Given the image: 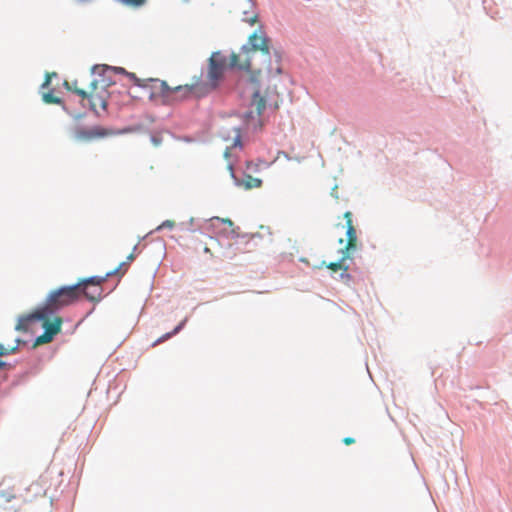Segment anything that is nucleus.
<instances>
[{"label":"nucleus","mask_w":512,"mask_h":512,"mask_svg":"<svg viewBox=\"0 0 512 512\" xmlns=\"http://www.w3.org/2000/svg\"><path fill=\"white\" fill-rule=\"evenodd\" d=\"M270 60L268 38L254 32L248 38V45H244L239 53L231 54L229 65L249 72L252 81H256V76L263 70L271 74Z\"/></svg>","instance_id":"nucleus-1"},{"label":"nucleus","mask_w":512,"mask_h":512,"mask_svg":"<svg viewBox=\"0 0 512 512\" xmlns=\"http://www.w3.org/2000/svg\"><path fill=\"white\" fill-rule=\"evenodd\" d=\"M92 73L102 77V79H93L89 83L88 89L79 88L77 86V81H74L71 86L66 81L65 85L68 90L73 91L82 99H87L89 101L91 110H93L94 112H98V109L105 110L107 107V100L109 97V92L107 88L111 85V81L109 79H106V76H109L111 73L125 74L130 79H132L137 85L142 86L140 80L136 77L134 73H129L122 67L95 65L92 68Z\"/></svg>","instance_id":"nucleus-2"},{"label":"nucleus","mask_w":512,"mask_h":512,"mask_svg":"<svg viewBox=\"0 0 512 512\" xmlns=\"http://www.w3.org/2000/svg\"><path fill=\"white\" fill-rule=\"evenodd\" d=\"M35 321L42 322L44 333L36 338L34 346H39L51 342L54 336L61 331V325L63 322L61 317L54 318L53 321H49L40 307H38L32 313L20 316L15 329L20 332H28L31 324Z\"/></svg>","instance_id":"nucleus-3"},{"label":"nucleus","mask_w":512,"mask_h":512,"mask_svg":"<svg viewBox=\"0 0 512 512\" xmlns=\"http://www.w3.org/2000/svg\"><path fill=\"white\" fill-rule=\"evenodd\" d=\"M81 297V285L63 286L53 290L47 296L45 302L39 306L46 318L53 321L58 318L57 312L64 307L73 304Z\"/></svg>","instance_id":"nucleus-4"},{"label":"nucleus","mask_w":512,"mask_h":512,"mask_svg":"<svg viewBox=\"0 0 512 512\" xmlns=\"http://www.w3.org/2000/svg\"><path fill=\"white\" fill-rule=\"evenodd\" d=\"M344 219L346 220V235H347V242L343 249H341V258L337 262H330L326 264V262H322L321 266H326L328 269L336 272L338 270H341V278L342 279H349L350 275L348 273L349 266L345 264L347 259L351 258V253L356 250L357 247V234L356 229L352 222V213L350 211H347L344 213Z\"/></svg>","instance_id":"nucleus-5"},{"label":"nucleus","mask_w":512,"mask_h":512,"mask_svg":"<svg viewBox=\"0 0 512 512\" xmlns=\"http://www.w3.org/2000/svg\"><path fill=\"white\" fill-rule=\"evenodd\" d=\"M277 93L275 90L267 89L264 93L257 89L254 91L249 109L243 114L244 120L252 127H260L262 125L260 116L266 108L267 102H276Z\"/></svg>","instance_id":"nucleus-6"},{"label":"nucleus","mask_w":512,"mask_h":512,"mask_svg":"<svg viewBox=\"0 0 512 512\" xmlns=\"http://www.w3.org/2000/svg\"><path fill=\"white\" fill-rule=\"evenodd\" d=\"M226 67V59L220 52L212 53L209 58L208 71L205 76L214 86L218 87L223 78Z\"/></svg>","instance_id":"nucleus-7"},{"label":"nucleus","mask_w":512,"mask_h":512,"mask_svg":"<svg viewBox=\"0 0 512 512\" xmlns=\"http://www.w3.org/2000/svg\"><path fill=\"white\" fill-rule=\"evenodd\" d=\"M105 281L103 277H90L83 279L76 285H81V296L84 295L91 301H98L101 298V284Z\"/></svg>","instance_id":"nucleus-8"},{"label":"nucleus","mask_w":512,"mask_h":512,"mask_svg":"<svg viewBox=\"0 0 512 512\" xmlns=\"http://www.w3.org/2000/svg\"><path fill=\"white\" fill-rule=\"evenodd\" d=\"M108 135V131L100 126L91 128L76 127L73 132V137L77 142L87 143L95 139L103 138Z\"/></svg>","instance_id":"nucleus-9"},{"label":"nucleus","mask_w":512,"mask_h":512,"mask_svg":"<svg viewBox=\"0 0 512 512\" xmlns=\"http://www.w3.org/2000/svg\"><path fill=\"white\" fill-rule=\"evenodd\" d=\"M217 87L214 86L206 77L203 76L193 77L192 82L189 84V87H183L188 92H192L193 97L201 98L212 91H214Z\"/></svg>","instance_id":"nucleus-10"},{"label":"nucleus","mask_w":512,"mask_h":512,"mask_svg":"<svg viewBox=\"0 0 512 512\" xmlns=\"http://www.w3.org/2000/svg\"><path fill=\"white\" fill-rule=\"evenodd\" d=\"M183 87H189V84L185 85H179L176 87H169L166 82H162V88L163 92L166 94V96H172V95H179V99H187L193 97L192 92H188Z\"/></svg>","instance_id":"nucleus-11"},{"label":"nucleus","mask_w":512,"mask_h":512,"mask_svg":"<svg viewBox=\"0 0 512 512\" xmlns=\"http://www.w3.org/2000/svg\"><path fill=\"white\" fill-rule=\"evenodd\" d=\"M21 341L19 339L16 340V344L14 346H7L5 347L3 344L0 343V357L14 354L18 350V345ZM5 368H11V365L2 361L0 359V370Z\"/></svg>","instance_id":"nucleus-12"},{"label":"nucleus","mask_w":512,"mask_h":512,"mask_svg":"<svg viewBox=\"0 0 512 512\" xmlns=\"http://www.w3.org/2000/svg\"><path fill=\"white\" fill-rule=\"evenodd\" d=\"M237 184L242 186L244 189L249 190L261 187L262 180L251 175H246L242 180L238 181Z\"/></svg>","instance_id":"nucleus-13"},{"label":"nucleus","mask_w":512,"mask_h":512,"mask_svg":"<svg viewBox=\"0 0 512 512\" xmlns=\"http://www.w3.org/2000/svg\"><path fill=\"white\" fill-rule=\"evenodd\" d=\"M186 320H183L178 326L175 327V329L172 331V332H169V333H166L164 334L163 336H161L160 338H158L154 343H153V346H156L157 344L169 339L170 337H172L173 335H176L184 326Z\"/></svg>","instance_id":"nucleus-14"},{"label":"nucleus","mask_w":512,"mask_h":512,"mask_svg":"<svg viewBox=\"0 0 512 512\" xmlns=\"http://www.w3.org/2000/svg\"><path fill=\"white\" fill-rule=\"evenodd\" d=\"M127 270V262H122L121 264H119V266L114 269L113 271L111 272H108L106 274V277H110L112 275H116V274H120V275H123Z\"/></svg>","instance_id":"nucleus-15"},{"label":"nucleus","mask_w":512,"mask_h":512,"mask_svg":"<svg viewBox=\"0 0 512 512\" xmlns=\"http://www.w3.org/2000/svg\"><path fill=\"white\" fill-rule=\"evenodd\" d=\"M43 100L48 104H59L61 102L60 98L54 96L52 92L44 93Z\"/></svg>","instance_id":"nucleus-16"},{"label":"nucleus","mask_w":512,"mask_h":512,"mask_svg":"<svg viewBox=\"0 0 512 512\" xmlns=\"http://www.w3.org/2000/svg\"><path fill=\"white\" fill-rule=\"evenodd\" d=\"M175 226V222L172 220L164 221L160 226H158L157 230H161L163 228H173Z\"/></svg>","instance_id":"nucleus-17"},{"label":"nucleus","mask_w":512,"mask_h":512,"mask_svg":"<svg viewBox=\"0 0 512 512\" xmlns=\"http://www.w3.org/2000/svg\"><path fill=\"white\" fill-rule=\"evenodd\" d=\"M343 443H344L345 445H351V444H354V443H355V439H354V438H352V437H345V438L343 439Z\"/></svg>","instance_id":"nucleus-18"},{"label":"nucleus","mask_w":512,"mask_h":512,"mask_svg":"<svg viewBox=\"0 0 512 512\" xmlns=\"http://www.w3.org/2000/svg\"><path fill=\"white\" fill-rule=\"evenodd\" d=\"M50 80H51V75L50 74H47L46 75V79L43 83V86H48L50 84Z\"/></svg>","instance_id":"nucleus-19"},{"label":"nucleus","mask_w":512,"mask_h":512,"mask_svg":"<svg viewBox=\"0 0 512 512\" xmlns=\"http://www.w3.org/2000/svg\"><path fill=\"white\" fill-rule=\"evenodd\" d=\"M204 252L209 254V255H211V256L213 255L211 250H210V248H208L207 246L204 247Z\"/></svg>","instance_id":"nucleus-20"},{"label":"nucleus","mask_w":512,"mask_h":512,"mask_svg":"<svg viewBox=\"0 0 512 512\" xmlns=\"http://www.w3.org/2000/svg\"><path fill=\"white\" fill-rule=\"evenodd\" d=\"M237 144H240V136H239V134H237V136H236L234 146L237 145Z\"/></svg>","instance_id":"nucleus-21"},{"label":"nucleus","mask_w":512,"mask_h":512,"mask_svg":"<svg viewBox=\"0 0 512 512\" xmlns=\"http://www.w3.org/2000/svg\"><path fill=\"white\" fill-rule=\"evenodd\" d=\"M256 21V16H253L250 20H248V22L253 25Z\"/></svg>","instance_id":"nucleus-22"},{"label":"nucleus","mask_w":512,"mask_h":512,"mask_svg":"<svg viewBox=\"0 0 512 512\" xmlns=\"http://www.w3.org/2000/svg\"><path fill=\"white\" fill-rule=\"evenodd\" d=\"M134 260V255L133 254H130L128 257H127V263L130 262V261H133Z\"/></svg>","instance_id":"nucleus-23"},{"label":"nucleus","mask_w":512,"mask_h":512,"mask_svg":"<svg viewBox=\"0 0 512 512\" xmlns=\"http://www.w3.org/2000/svg\"><path fill=\"white\" fill-rule=\"evenodd\" d=\"M276 73H277V74H280V73H281L280 68H277V69H276Z\"/></svg>","instance_id":"nucleus-24"},{"label":"nucleus","mask_w":512,"mask_h":512,"mask_svg":"<svg viewBox=\"0 0 512 512\" xmlns=\"http://www.w3.org/2000/svg\"><path fill=\"white\" fill-rule=\"evenodd\" d=\"M226 222L229 223L230 225L232 224V221L229 219H227Z\"/></svg>","instance_id":"nucleus-25"}]
</instances>
